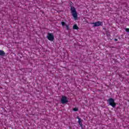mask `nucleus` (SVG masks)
<instances>
[{"label":"nucleus","instance_id":"obj_1","mask_svg":"<svg viewBox=\"0 0 129 129\" xmlns=\"http://www.w3.org/2000/svg\"><path fill=\"white\" fill-rule=\"evenodd\" d=\"M71 11L74 19L76 20H77V19H78V15L77 14V12L76 11V9H75V7L71 6Z\"/></svg>","mask_w":129,"mask_h":129},{"label":"nucleus","instance_id":"obj_10","mask_svg":"<svg viewBox=\"0 0 129 129\" xmlns=\"http://www.w3.org/2000/svg\"><path fill=\"white\" fill-rule=\"evenodd\" d=\"M61 25L63 27H64V26H66V24L64 22H61Z\"/></svg>","mask_w":129,"mask_h":129},{"label":"nucleus","instance_id":"obj_6","mask_svg":"<svg viewBox=\"0 0 129 129\" xmlns=\"http://www.w3.org/2000/svg\"><path fill=\"white\" fill-rule=\"evenodd\" d=\"M77 118H78V119H79V120H78L79 124H80V125L81 127H83V124H82V123L81 122V118H80V117H79V116H77Z\"/></svg>","mask_w":129,"mask_h":129},{"label":"nucleus","instance_id":"obj_12","mask_svg":"<svg viewBox=\"0 0 129 129\" xmlns=\"http://www.w3.org/2000/svg\"><path fill=\"white\" fill-rule=\"evenodd\" d=\"M125 31H126V32L129 33V28H126Z\"/></svg>","mask_w":129,"mask_h":129},{"label":"nucleus","instance_id":"obj_8","mask_svg":"<svg viewBox=\"0 0 129 129\" xmlns=\"http://www.w3.org/2000/svg\"><path fill=\"white\" fill-rule=\"evenodd\" d=\"M73 29H74V30H79V27H78L77 24H75L73 26Z\"/></svg>","mask_w":129,"mask_h":129},{"label":"nucleus","instance_id":"obj_5","mask_svg":"<svg viewBox=\"0 0 129 129\" xmlns=\"http://www.w3.org/2000/svg\"><path fill=\"white\" fill-rule=\"evenodd\" d=\"M93 25V27H99V26H102V22L98 21L95 23H92Z\"/></svg>","mask_w":129,"mask_h":129},{"label":"nucleus","instance_id":"obj_7","mask_svg":"<svg viewBox=\"0 0 129 129\" xmlns=\"http://www.w3.org/2000/svg\"><path fill=\"white\" fill-rule=\"evenodd\" d=\"M6 55V53L4 50H0V56H2L3 57Z\"/></svg>","mask_w":129,"mask_h":129},{"label":"nucleus","instance_id":"obj_2","mask_svg":"<svg viewBox=\"0 0 129 129\" xmlns=\"http://www.w3.org/2000/svg\"><path fill=\"white\" fill-rule=\"evenodd\" d=\"M107 102L109 103V105H111L113 108L116 106V103L114 102V99L112 98H110L108 100H107Z\"/></svg>","mask_w":129,"mask_h":129},{"label":"nucleus","instance_id":"obj_9","mask_svg":"<svg viewBox=\"0 0 129 129\" xmlns=\"http://www.w3.org/2000/svg\"><path fill=\"white\" fill-rule=\"evenodd\" d=\"M73 110L74 111H78V108H74Z\"/></svg>","mask_w":129,"mask_h":129},{"label":"nucleus","instance_id":"obj_3","mask_svg":"<svg viewBox=\"0 0 129 129\" xmlns=\"http://www.w3.org/2000/svg\"><path fill=\"white\" fill-rule=\"evenodd\" d=\"M47 38L49 41H54V34L53 33H48Z\"/></svg>","mask_w":129,"mask_h":129},{"label":"nucleus","instance_id":"obj_11","mask_svg":"<svg viewBox=\"0 0 129 129\" xmlns=\"http://www.w3.org/2000/svg\"><path fill=\"white\" fill-rule=\"evenodd\" d=\"M66 29L67 30H69V26L68 25H66Z\"/></svg>","mask_w":129,"mask_h":129},{"label":"nucleus","instance_id":"obj_4","mask_svg":"<svg viewBox=\"0 0 129 129\" xmlns=\"http://www.w3.org/2000/svg\"><path fill=\"white\" fill-rule=\"evenodd\" d=\"M68 102V99H67V97L65 96H62L61 99V103L62 104H65V103H67Z\"/></svg>","mask_w":129,"mask_h":129},{"label":"nucleus","instance_id":"obj_13","mask_svg":"<svg viewBox=\"0 0 129 129\" xmlns=\"http://www.w3.org/2000/svg\"><path fill=\"white\" fill-rule=\"evenodd\" d=\"M114 41H115L116 42L117 41V39H116V38H115L114 39Z\"/></svg>","mask_w":129,"mask_h":129}]
</instances>
